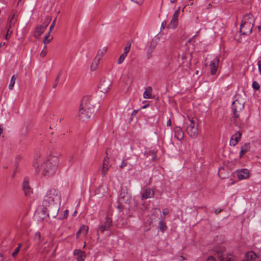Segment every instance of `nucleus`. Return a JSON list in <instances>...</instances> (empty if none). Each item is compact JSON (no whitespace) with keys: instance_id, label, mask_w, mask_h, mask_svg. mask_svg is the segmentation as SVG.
<instances>
[{"instance_id":"42","label":"nucleus","mask_w":261,"mask_h":261,"mask_svg":"<svg viewBox=\"0 0 261 261\" xmlns=\"http://www.w3.org/2000/svg\"><path fill=\"white\" fill-rule=\"evenodd\" d=\"M238 142L234 141L232 138H231V140L230 141V145L234 146Z\"/></svg>"},{"instance_id":"48","label":"nucleus","mask_w":261,"mask_h":261,"mask_svg":"<svg viewBox=\"0 0 261 261\" xmlns=\"http://www.w3.org/2000/svg\"><path fill=\"white\" fill-rule=\"evenodd\" d=\"M61 75V72H59V73H58V74L57 76L56 77V79H55V81H56V82H59V79H60V77Z\"/></svg>"},{"instance_id":"60","label":"nucleus","mask_w":261,"mask_h":261,"mask_svg":"<svg viewBox=\"0 0 261 261\" xmlns=\"http://www.w3.org/2000/svg\"><path fill=\"white\" fill-rule=\"evenodd\" d=\"M37 234L39 235V237H40V233L39 232H37V233H36V235H37Z\"/></svg>"},{"instance_id":"9","label":"nucleus","mask_w":261,"mask_h":261,"mask_svg":"<svg viewBox=\"0 0 261 261\" xmlns=\"http://www.w3.org/2000/svg\"><path fill=\"white\" fill-rule=\"evenodd\" d=\"M180 8V7H179L178 9L174 12L172 16V18L169 24L168 25V28L174 29L177 27L178 25V18L179 15Z\"/></svg>"},{"instance_id":"41","label":"nucleus","mask_w":261,"mask_h":261,"mask_svg":"<svg viewBox=\"0 0 261 261\" xmlns=\"http://www.w3.org/2000/svg\"><path fill=\"white\" fill-rule=\"evenodd\" d=\"M56 18H55L54 19V20L52 22V23H51V25L50 26V28H49V32H51L52 30L54 28L55 25L56 24Z\"/></svg>"},{"instance_id":"52","label":"nucleus","mask_w":261,"mask_h":261,"mask_svg":"<svg viewBox=\"0 0 261 261\" xmlns=\"http://www.w3.org/2000/svg\"><path fill=\"white\" fill-rule=\"evenodd\" d=\"M167 125L168 126H171V121L170 119H169L168 120V121L167 122Z\"/></svg>"},{"instance_id":"17","label":"nucleus","mask_w":261,"mask_h":261,"mask_svg":"<svg viewBox=\"0 0 261 261\" xmlns=\"http://www.w3.org/2000/svg\"><path fill=\"white\" fill-rule=\"evenodd\" d=\"M111 165L109 164V161L108 158H105L103 161L101 175L102 177H104L107 174V171L109 170Z\"/></svg>"},{"instance_id":"59","label":"nucleus","mask_w":261,"mask_h":261,"mask_svg":"<svg viewBox=\"0 0 261 261\" xmlns=\"http://www.w3.org/2000/svg\"><path fill=\"white\" fill-rule=\"evenodd\" d=\"M63 120V118L62 117L60 118V119H59V121L60 122H61L62 120Z\"/></svg>"},{"instance_id":"55","label":"nucleus","mask_w":261,"mask_h":261,"mask_svg":"<svg viewBox=\"0 0 261 261\" xmlns=\"http://www.w3.org/2000/svg\"><path fill=\"white\" fill-rule=\"evenodd\" d=\"M137 112H138L137 110H134L132 113V115L134 116V115H136V114L137 113Z\"/></svg>"},{"instance_id":"46","label":"nucleus","mask_w":261,"mask_h":261,"mask_svg":"<svg viewBox=\"0 0 261 261\" xmlns=\"http://www.w3.org/2000/svg\"><path fill=\"white\" fill-rule=\"evenodd\" d=\"M46 50H44V49H43L42 50V51L40 53V56L42 57H45V56L46 55Z\"/></svg>"},{"instance_id":"43","label":"nucleus","mask_w":261,"mask_h":261,"mask_svg":"<svg viewBox=\"0 0 261 261\" xmlns=\"http://www.w3.org/2000/svg\"><path fill=\"white\" fill-rule=\"evenodd\" d=\"M127 165V163L125 162V161L124 160L122 161L121 165H120V168L121 169H122L124 167H125V166H126Z\"/></svg>"},{"instance_id":"51","label":"nucleus","mask_w":261,"mask_h":261,"mask_svg":"<svg viewBox=\"0 0 261 261\" xmlns=\"http://www.w3.org/2000/svg\"><path fill=\"white\" fill-rule=\"evenodd\" d=\"M117 208L119 210V212H121L122 211V205L121 204H119L117 206Z\"/></svg>"},{"instance_id":"21","label":"nucleus","mask_w":261,"mask_h":261,"mask_svg":"<svg viewBox=\"0 0 261 261\" xmlns=\"http://www.w3.org/2000/svg\"><path fill=\"white\" fill-rule=\"evenodd\" d=\"M246 259L245 260L252 261L255 260L256 258H258V256L253 251H249L245 254Z\"/></svg>"},{"instance_id":"49","label":"nucleus","mask_w":261,"mask_h":261,"mask_svg":"<svg viewBox=\"0 0 261 261\" xmlns=\"http://www.w3.org/2000/svg\"><path fill=\"white\" fill-rule=\"evenodd\" d=\"M58 84V82H56V81H55L54 83L53 84V88H55L57 87V85Z\"/></svg>"},{"instance_id":"18","label":"nucleus","mask_w":261,"mask_h":261,"mask_svg":"<svg viewBox=\"0 0 261 261\" xmlns=\"http://www.w3.org/2000/svg\"><path fill=\"white\" fill-rule=\"evenodd\" d=\"M154 192L150 188H147L141 195V199L142 200L146 199L153 197L154 196Z\"/></svg>"},{"instance_id":"28","label":"nucleus","mask_w":261,"mask_h":261,"mask_svg":"<svg viewBox=\"0 0 261 261\" xmlns=\"http://www.w3.org/2000/svg\"><path fill=\"white\" fill-rule=\"evenodd\" d=\"M17 21V19L15 17V15L14 14L11 17L9 20V28H11L14 27L16 22Z\"/></svg>"},{"instance_id":"29","label":"nucleus","mask_w":261,"mask_h":261,"mask_svg":"<svg viewBox=\"0 0 261 261\" xmlns=\"http://www.w3.org/2000/svg\"><path fill=\"white\" fill-rule=\"evenodd\" d=\"M241 133L240 132H237L235 133L231 138H232L234 141L239 142L241 137Z\"/></svg>"},{"instance_id":"50","label":"nucleus","mask_w":261,"mask_h":261,"mask_svg":"<svg viewBox=\"0 0 261 261\" xmlns=\"http://www.w3.org/2000/svg\"><path fill=\"white\" fill-rule=\"evenodd\" d=\"M221 211H222L221 209H220V208H217V209H216L215 212V213L216 214H218L220 213Z\"/></svg>"},{"instance_id":"34","label":"nucleus","mask_w":261,"mask_h":261,"mask_svg":"<svg viewBox=\"0 0 261 261\" xmlns=\"http://www.w3.org/2000/svg\"><path fill=\"white\" fill-rule=\"evenodd\" d=\"M20 247H21V245L19 244L17 248H16L15 249V250H14V251L13 252V253L12 254V256L13 257H15L16 256L17 253L19 252V251L20 250Z\"/></svg>"},{"instance_id":"58","label":"nucleus","mask_w":261,"mask_h":261,"mask_svg":"<svg viewBox=\"0 0 261 261\" xmlns=\"http://www.w3.org/2000/svg\"><path fill=\"white\" fill-rule=\"evenodd\" d=\"M132 2H134V3H138V1L137 0H131Z\"/></svg>"},{"instance_id":"44","label":"nucleus","mask_w":261,"mask_h":261,"mask_svg":"<svg viewBox=\"0 0 261 261\" xmlns=\"http://www.w3.org/2000/svg\"><path fill=\"white\" fill-rule=\"evenodd\" d=\"M257 65L258 67V70L260 74L261 75V61L259 60L257 62Z\"/></svg>"},{"instance_id":"2","label":"nucleus","mask_w":261,"mask_h":261,"mask_svg":"<svg viewBox=\"0 0 261 261\" xmlns=\"http://www.w3.org/2000/svg\"><path fill=\"white\" fill-rule=\"evenodd\" d=\"M61 195L58 190L52 189L47 191L42 204L47 211L49 215L50 214L53 217H56L59 211L58 202L60 200Z\"/></svg>"},{"instance_id":"30","label":"nucleus","mask_w":261,"mask_h":261,"mask_svg":"<svg viewBox=\"0 0 261 261\" xmlns=\"http://www.w3.org/2000/svg\"><path fill=\"white\" fill-rule=\"evenodd\" d=\"M106 52V49L105 48H103L102 50H99L98 51V53L97 54L96 56L95 57L96 58H98V59L100 60L101 58L103 57V54Z\"/></svg>"},{"instance_id":"36","label":"nucleus","mask_w":261,"mask_h":261,"mask_svg":"<svg viewBox=\"0 0 261 261\" xmlns=\"http://www.w3.org/2000/svg\"><path fill=\"white\" fill-rule=\"evenodd\" d=\"M252 87L255 90H258L260 88V85L256 81H254L252 83Z\"/></svg>"},{"instance_id":"22","label":"nucleus","mask_w":261,"mask_h":261,"mask_svg":"<svg viewBox=\"0 0 261 261\" xmlns=\"http://www.w3.org/2000/svg\"><path fill=\"white\" fill-rule=\"evenodd\" d=\"M174 137L178 140H181L184 138V132L180 127H176L174 131Z\"/></svg>"},{"instance_id":"20","label":"nucleus","mask_w":261,"mask_h":261,"mask_svg":"<svg viewBox=\"0 0 261 261\" xmlns=\"http://www.w3.org/2000/svg\"><path fill=\"white\" fill-rule=\"evenodd\" d=\"M250 150V143H245L241 148L239 158H241L242 156L244 154H245L247 152L249 151Z\"/></svg>"},{"instance_id":"24","label":"nucleus","mask_w":261,"mask_h":261,"mask_svg":"<svg viewBox=\"0 0 261 261\" xmlns=\"http://www.w3.org/2000/svg\"><path fill=\"white\" fill-rule=\"evenodd\" d=\"M159 227L162 232H164L167 229V226L165 222L164 218L159 222Z\"/></svg>"},{"instance_id":"23","label":"nucleus","mask_w":261,"mask_h":261,"mask_svg":"<svg viewBox=\"0 0 261 261\" xmlns=\"http://www.w3.org/2000/svg\"><path fill=\"white\" fill-rule=\"evenodd\" d=\"M152 88L150 86H148L145 89L143 93V97L145 99H149L151 97L152 94Z\"/></svg>"},{"instance_id":"35","label":"nucleus","mask_w":261,"mask_h":261,"mask_svg":"<svg viewBox=\"0 0 261 261\" xmlns=\"http://www.w3.org/2000/svg\"><path fill=\"white\" fill-rule=\"evenodd\" d=\"M80 229H81V230L82 231V232L83 233V234L84 235L87 234V233L88 232V226H85V225H82Z\"/></svg>"},{"instance_id":"3","label":"nucleus","mask_w":261,"mask_h":261,"mask_svg":"<svg viewBox=\"0 0 261 261\" xmlns=\"http://www.w3.org/2000/svg\"><path fill=\"white\" fill-rule=\"evenodd\" d=\"M91 99L84 97L81 101L79 109V116L80 119L84 121L90 118L95 111Z\"/></svg>"},{"instance_id":"7","label":"nucleus","mask_w":261,"mask_h":261,"mask_svg":"<svg viewBox=\"0 0 261 261\" xmlns=\"http://www.w3.org/2000/svg\"><path fill=\"white\" fill-rule=\"evenodd\" d=\"M187 132L191 137H195L197 136L198 130L197 124L194 119H192L190 120V124L188 125Z\"/></svg>"},{"instance_id":"33","label":"nucleus","mask_w":261,"mask_h":261,"mask_svg":"<svg viewBox=\"0 0 261 261\" xmlns=\"http://www.w3.org/2000/svg\"><path fill=\"white\" fill-rule=\"evenodd\" d=\"M126 56L127 55L124 54L123 53L122 55H121L119 58L118 59V60L117 62L118 64H121L125 60V58L126 57Z\"/></svg>"},{"instance_id":"8","label":"nucleus","mask_w":261,"mask_h":261,"mask_svg":"<svg viewBox=\"0 0 261 261\" xmlns=\"http://www.w3.org/2000/svg\"><path fill=\"white\" fill-rule=\"evenodd\" d=\"M112 85V82L109 79H103L101 80L99 88L101 92L104 93L109 91Z\"/></svg>"},{"instance_id":"16","label":"nucleus","mask_w":261,"mask_h":261,"mask_svg":"<svg viewBox=\"0 0 261 261\" xmlns=\"http://www.w3.org/2000/svg\"><path fill=\"white\" fill-rule=\"evenodd\" d=\"M46 28V25H37L35 28V30L34 32V36L36 38H38L40 35L44 32Z\"/></svg>"},{"instance_id":"13","label":"nucleus","mask_w":261,"mask_h":261,"mask_svg":"<svg viewBox=\"0 0 261 261\" xmlns=\"http://www.w3.org/2000/svg\"><path fill=\"white\" fill-rule=\"evenodd\" d=\"M219 62V59L217 57L211 61L210 64V72L211 75H215L216 74Z\"/></svg>"},{"instance_id":"6","label":"nucleus","mask_w":261,"mask_h":261,"mask_svg":"<svg viewBox=\"0 0 261 261\" xmlns=\"http://www.w3.org/2000/svg\"><path fill=\"white\" fill-rule=\"evenodd\" d=\"M112 226V220L109 217H106L105 221L100 224L97 228V234L99 233H103L105 231L110 230V228Z\"/></svg>"},{"instance_id":"31","label":"nucleus","mask_w":261,"mask_h":261,"mask_svg":"<svg viewBox=\"0 0 261 261\" xmlns=\"http://www.w3.org/2000/svg\"><path fill=\"white\" fill-rule=\"evenodd\" d=\"M132 42L130 41H128L126 43V45L124 49L123 54L127 55L128 52L130 50V46H131Z\"/></svg>"},{"instance_id":"40","label":"nucleus","mask_w":261,"mask_h":261,"mask_svg":"<svg viewBox=\"0 0 261 261\" xmlns=\"http://www.w3.org/2000/svg\"><path fill=\"white\" fill-rule=\"evenodd\" d=\"M181 58L182 60L181 63H184L187 59V54L185 53H182L181 55Z\"/></svg>"},{"instance_id":"53","label":"nucleus","mask_w":261,"mask_h":261,"mask_svg":"<svg viewBox=\"0 0 261 261\" xmlns=\"http://www.w3.org/2000/svg\"><path fill=\"white\" fill-rule=\"evenodd\" d=\"M4 259V256L2 253H0V261H3Z\"/></svg>"},{"instance_id":"4","label":"nucleus","mask_w":261,"mask_h":261,"mask_svg":"<svg viewBox=\"0 0 261 261\" xmlns=\"http://www.w3.org/2000/svg\"><path fill=\"white\" fill-rule=\"evenodd\" d=\"M215 252L219 261H233V257L230 254H224L225 249L223 247L216 248ZM206 261H216V260L215 257L211 256L208 257Z\"/></svg>"},{"instance_id":"57","label":"nucleus","mask_w":261,"mask_h":261,"mask_svg":"<svg viewBox=\"0 0 261 261\" xmlns=\"http://www.w3.org/2000/svg\"><path fill=\"white\" fill-rule=\"evenodd\" d=\"M177 0H170L171 3H174Z\"/></svg>"},{"instance_id":"1","label":"nucleus","mask_w":261,"mask_h":261,"mask_svg":"<svg viewBox=\"0 0 261 261\" xmlns=\"http://www.w3.org/2000/svg\"><path fill=\"white\" fill-rule=\"evenodd\" d=\"M59 163V158L51 156L46 161H43L41 155H37L33 162V166L35 168L36 172L41 173L44 176H50L56 172Z\"/></svg>"},{"instance_id":"54","label":"nucleus","mask_w":261,"mask_h":261,"mask_svg":"<svg viewBox=\"0 0 261 261\" xmlns=\"http://www.w3.org/2000/svg\"><path fill=\"white\" fill-rule=\"evenodd\" d=\"M50 20V19L49 20H48L47 21H46V22H45L44 23H43V25H46V27H47L48 24H49V21Z\"/></svg>"},{"instance_id":"62","label":"nucleus","mask_w":261,"mask_h":261,"mask_svg":"<svg viewBox=\"0 0 261 261\" xmlns=\"http://www.w3.org/2000/svg\"><path fill=\"white\" fill-rule=\"evenodd\" d=\"M143 108H146V106H144L143 107Z\"/></svg>"},{"instance_id":"19","label":"nucleus","mask_w":261,"mask_h":261,"mask_svg":"<svg viewBox=\"0 0 261 261\" xmlns=\"http://www.w3.org/2000/svg\"><path fill=\"white\" fill-rule=\"evenodd\" d=\"M237 175L238 178L242 180L248 178L249 176V173L247 169H243L238 172Z\"/></svg>"},{"instance_id":"38","label":"nucleus","mask_w":261,"mask_h":261,"mask_svg":"<svg viewBox=\"0 0 261 261\" xmlns=\"http://www.w3.org/2000/svg\"><path fill=\"white\" fill-rule=\"evenodd\" d=\"M83 251H82L80 249H75L73 251V254L75 256L79 255L81 253H82Z\"/></svg>"},{"instance_id":"12","label":"nucleus","mask_w":261,"mask_h":261,"mask_svg":"<svg viewBox=\"0 0 261 261\" xmlns=\"http://www.w3.org/2000/svg\"><path fill=\"white\" fill-rule=\"evenodd\" d=\"M255 18L253 17V15L251 13L246 14L242 21L241 23H244L247 24L248 27V28L250 29V27L252 26V24L254 25Z\"/></svg>"},{"instance_id":"26","label":"nucleus","mask_w":261,"mask_h":261,"mask_svg":"<svg viewBox=\"0 0 261 261\" xmlns=\"http://www.w3.org/2000/svg\"><path fill=\"white\" fill-rule=\"evenodd\" d=\"M99 61L100 60L98 59V58H95L91 65V68L92 70H95L96 69L99 64Z\"/></svg>"},{"instance_id":"63","label":"nucleus","mask_w":261,"mask_h":261,"mask_svg":"<svg viewBox=\"0 0 261 261\" xmlns=\"http://www.w3.org/2000/svg\"><path fill=\"white\" fill-rule=\"evenodd\" d=\"M198 71H196V74H198Z\"/></svg>"},{"instance_id":"5","label":"nucleus","mask_w":261,"mask_h":261,"mask_svg":"<svg viewBox=\"0 0 261 261\" xmlns=\"http://www.w3.org/2000/svg\"><path fill=\"white\" fill-rule=\"evenodd\" d=\"M244 102H240L237 99L232 102L231 110L236 119L239 118V113L243 109L244 107Z\"/></svg>"},{"instance_id":"32","label":"nucleus","mask_w":261,"mask_h":261,"mask_svg":"<svg viewBox=\"0 0 261 261\" xmlns=\"http://www.w3.org/2000/svg\"><path fill=\"white\" fill-rule=\"evenodd\" d=\"M86 257L85 253L83 251L79 255H78L76 257L77 261H84Z\"/></svg>"},{"instance_id":"61","label":"nucleus","mask_w":261,"mask_h":261,"mask_svg":"<svg viewBox=\"0 0 261 261\" xmlns=\"http://www.w3.org/2000/svg\"><path fill=\"white\" fill-rule=\"evenodd\" d=\"M164 22H162V27H163V25H164Z\"/></svg>"},{"instance_id":"37","label":"nucleus","mask_w":261,"mask_h":261,"mask_svg":"<svg viewBox=\"0 0 261 261\" xmlns=\"http://www.w3.org/2000/svg\"><path fill=\"white\" fill-rule=\"evenodd\" d=\"M68 213H69V211L68 210H66L64 212V214H63V215L62 217H60V219H65V218H66L68 215Z\"/></svg>"},{"instance_id":"25","label":"nucleus","mask_w":261,"mask_h":261,"mask_svg":"<svg viewBox=\"0 0 261 261\" xmlns=\"http://www.w3.org/2000/svg\"><path fill=\"white\" fill-rule=\"evenodd\" d=\"M17 75L15 74L12 76L10 84L9 85V89L10 90H12L13 89L15 81L17 79Z\"/></svg>"},{"instance_id":"10","label":"nucleus","mask_w":261,"mask_h":261,"mask_svg":"<svg viewBox=\"0 0 261 261\" xmlns=\"http://www.w3.org/2000/svg\"><path fill=\"white\" fill-rule=\"evenodd\" d=\"M22 188L25 196L30 195L32 193V189L30 186L29 179L28 177L26 176L23 178Z\"/></svg>"},{"instance_id":"47","label":"nucleus","mask_w":261,"mask_h":261,"mask_svg":"<svg viewBox=\"0 0 261 261\" xmlns=\"http://www.w3.org/2000/svg\"><path fill=\"white\" fill-rule=\"evenodd\" d=\"M82 231L81 230V229H80L77 231V232H76V238H78L80 237V234H81V233H82Z\"/></svg>"},{"instance_id":"15","label":"nucleus","mask_w":261,"mask_h":261,"mask_svg":"<svg viewBox=\"0 0 261 261\" xmlns=\"http://www.w3.org/2000/svg\"><path fill=\"white\" fill-rule=\"evenodd\" d=\"M253 26L254 24H252V26H251L250 28L249 29L247 24L241 23L240 25V32L242 35H248L252 32Z\"/></svg>"},{"instance_id":"45","label":"nucleus","mask_w":261,"mask_h":261,"mask_svg":"<svg viewBox=\"0 0 261 261\" xmlns=\"http://www.w3.org/2000/svg\"><path fill=\"white\" fill-rule=\"evenodd\" d=\"M169 213V211L167 209V208H165L164 210H163V214L164 215V219H165V217L168 215V214Z\"/></svg>"},{"instance_id":"27","label":"nucleus","mask_w":261,"mask_h":261,"mask_svg":"<svg viewBox=\"0 0 261 261\" xmlns=\"http://www.w3.org/2000/svg\"><path fill=\"white\" fill-rule=\"evenodd\" d=\"M50 32H48L46 34L43 39V43L44 44H48L53 39V37L50 36Z\"/></svg>"},{"instance_id":"11","label":"nucleus","mask_w":261,"mask_h":261,"mask_svg":"<svg viewBox=\"0 0 261 261\" xmlns=\"http://www.w3.org/2000/svg\"><path fill=\"white\" fill-rule=\"evenodd\" d=\"M158 42L156 39H153L150 42L149 45L146 52V58L147 59H150L152 58V54Z\"/></svg>"},{"instance_id":"14","label":"nucleus","mask_w":261,"mask_h":261,"mask_svg":"<svg viewBox=\"0 0 261 261\" xmlns=\"http://www.w3.org/2000/svg\"><path fill=\"white\" fill-rule=\"evenodd\" d=\"M130 196L125 192H122L119 195L118 202L120 203H127L130 201Z\"/></svg>"},{"instance_id":"39","label":"nucleus","mask_w":261,"mask_h":261,"mask_svg":"<svg viewBox=\"0 0 261 261\" xmlns=\"http://www.w3.org/2000/svg\"><path fill=\"white\" fill-rule=\"evenodd\" d=\"M10 28H8V30H7V33L6 34V38L7 39H8V38H10V36L11 35V34H12V31H11L10 30Z\"/></svg>"},{"instance_id":"56","label":"nucleus","mask_w":261,"mask_h":261,"mask_svg":"<svg viewBox=\"0 0 261 261\" xmlns=\"http://www.w3.org/2000/svg\"><path fill=\"white\" fill-rule=\"evenodd\" d=\"M258 31L260 32L261 31V25H258L257 27Z\"/></svg>"}]
</instances>
